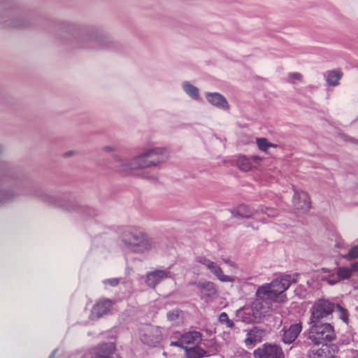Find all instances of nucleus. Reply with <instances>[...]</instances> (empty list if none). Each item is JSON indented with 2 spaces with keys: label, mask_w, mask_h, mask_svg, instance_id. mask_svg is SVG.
<instances>
[{
  "label": "nucleus",
  "mask_w": 358,
  "mask_h": 358,
  "mask_svg": "<svg viewBox=\"0 0 358 358\" xmlns=\"http://www.w3.org/2000/svg\"><path fill=\"white\" fill-rule=\"evenodd\" d=\"M289 78L292 80H301L302 79V75L299 73H291L289 75Z\"/></svg>",
  "instance_id": "38"
},
{
  "label": "nucleus",
  "mask_w": 358,
  "mask_h": 358,
  "mask_svg": "<svg viewBox=\"0 0 358 358\" xmlns=\"http://www.w3.org/2000/svg\"><path fill=\"white\" fill-rule=\"evenodd\" d=\"M336 275L339 280H345L350 278L352 275V269L350 267H341L338 268Z\"/></svg>",
  "instance_id": "29"
},
{
  "label": "nucleus",
  "mask_w": 358,
  "mask_h": 358,
  "mask_svg": "<svg viewBox=\"0 0 358 358\" xmlns=\"http://www.w3.org/2000/svg\"><path fill=\"white\" fill-rule=\"evenodd\" d=\"M166 317L169 320L175 321L178 317V310H173L167 313Z\"/></svg>",
  "instance_id": "36"
},
{
  "label": "nucleus",
  "mask_w": 358,
  "mask_h": 358,
  "mask_svg": "<svg viewBox=\"0 0 358 358\" xmlns=\"http://www.w3.org/2000/svg\"><path fill=\"white\" fill-rule=\"evenodd\" d=\"M112 301L105 299L99 303L95 304L91 311L90 317L92 320H97L103 315L107 314L112 306Z\"/></svg>",
  "instance_id": "15"
},
{
  "label": "nucleus",
  "mask_w": 358,
  "mask_h": 358,
  "mask_svg": "<svg viewBox=\"0 0 358 358\" xmlns=\"http://www.w3.org/2000/svg\"><path fill=\"white\" fill-rule=\"evenodd\" d=\"M260 160V158L257 156L248 157L244 155H241L238 157L236 160L237 166L243 171H248L252 169L253 166V164L258 163Z\"/></svg>",
  "instance_id": "20"
},
{
  "label": "nucleus",
  "mask_w": 358,
  "mask_h": 358,
  "mask_svg": "<svg viewBox=\"0 0 358 358\" xmlns=\"http://www.w3.org/2000/svg\"><path fill=\"white\" fill-rule=\"evenodd\" d=\"M351 358H358V350H353L351 351Z\"/></svg>",
  "instance_id": "43"
},
{
  "label": "nucleus",
  "mask_w": 358,
  "mask_h": 358,
  "mask_svg": "<svg viewBox=\"0 0 358 358\" xmlns=\"http://www.w3.org/2000/svg\"><path fill=\"white\" fill-rule=\"evenodd\" d=\"M255 358H285L282 348L277 344L264 343L253 352Z\"/></svg>",
  "instance_id": "11"
},
{
  "label": "nucleus",
  "mask_w": 358,
  "mask_h": 358,
  "mask_svg": "<svg viewBox=\"0 0 358 358\" xmlns=\"http://www.w3.org/2000/svg\"><path fill=\"white\" fill-rule=\"evenodd\" d=\"M122 242L130 250L136 253H145L152 248V241L145 232L138 228L124 230L120 236Z\"/></svg>",
  "instance_id": "4"
},
{
  "label": "nucleus",
  "mask_w": 358,
  "mask_h": 358,
  "mask_svg": "<svg viewBox=\"0 0 358 358\" xmlns=\"http://www.w3.org/2000/svg\"><path fill=\"white\" fill-rule=\"evenodd\" d=\"M38 196H41L42 199L49 203L55 204L56 206H59V201L58 199L53 195L41 192L37 194Z\"/></svg>",
  "instance_id": "28"
},
{
  "label": "nucleus",
  "mask_w": 358,
  "mask_h": 358,
  "mask_svg": "<svg viewBox=\"0 0 358 358\" xmlns=\"http://www.w3.org/2000/svg\"><path fill=\"white\" fill-rule=\"evenodd\" d=\"M55 352H56V350H55V351H54V352H53L50 355L49 358H53V357H54V356H55Z\"/></svg>",
  "instance_id": "47"
},
{
  "label": "nucleus",
  "mask_w": 358,
  "mask_h": 358,
  "mask_svg": "<svg viewBox=\"0 0 358 358\" xmlns=\"http://www.w3.org/2000/svg\"><path fill=\"white\" fill-rule=\"evenodd\" d=\"M269 147L275 148V147H277V145H275V144L271 143V145H269Z\"/></svg>",
  "instance_id": "48"
},
{
  "label": "nucleus",
  "mask_w": 358,
  "mask_h": 358,
  "mask_svg": "<svg viewBox=\"0 0 358 358\" xmlns=\"http://www.w3.org/2000/svg\"><path fill=\"white\" fill-rule=\"evenodd\" d=\"M73 153H74V152H73V151H72V150H71V151H68V152H65V153L64 154V156L65 157H69L72 156V155H73Z\"/></svg>",
  "instance_id": "44"
},
{
  "label": "nucleus",
  "mask_w": 358,
  "mask_h": 358,
  "mask_svg": "<svg viewBox=\"0 0 358 358\" xmlns=\"http://www.w3.org/2000/svg\"><path fill=\"white\" fill-rule=\"evenodd\" d=\"M169 158V152L164 148L148 149L141 154L131 158L126 159L120 155L114 156L118 171L124 174H132L133 171L152 166H157Z\"/></svg>",
  "instance_id": "2"
},
{
  "label": "nucleus",
  "mask_w": 358,
  "mask_h": 358,
  "mask_svg": "<svg viewBox=\"0 0 358 358\" xmlns=\"http://www.w3.org/2000/svg\"><path fill=\"white\" fill-rule=\"evenodd\" d=\"M195 261L203 265L208 268L210 272L213 274L220 281L222 282H232L234 278L229 275L223 274L222 270L219 264L216 262L211 261L204 256H198L196 257Z\"/></svg>",
  "instance_id": "9"
},
{
  "label": "nucleus",
  "mask_w": 358,
  "mask_h": 358,
  "mask_svg": "<svg viewBox=\"0 0 358 358\" xmlns=\"http://www.w3.org/2000/svg\"><path fill=\"white\" fill-rule=\"evenodd\" d=\"M257 144L259 148L262 151H266L271 143L268 141L265 138H257Z\"/></svg>",
  "instance_id": "32"
},
{
  "label": "nucleus",
  "mask_w": 358,
  "mask_h": 358,
  "mask_svg": "<svg viewBox=\"0 0 358 358\" xmlns=\"http://www.w3.org/2000/svg\"><path fill=\"white\" fill-rule=\"evenodd\" d=\"M336 304L324 299L317 300L310 309V321L312 322H321L322 320H329L336 311Z\"/></svg>",
  "instance_id": "7"
},
{
  "label": "nucleus",
  "mask_w": 358,
  "mask_h": 358,
  "mask_svg": "<svg viewBox=\"0 0 358 358\" xmlns=\"http://www.w3.org/2000/svg\"><path fill=\"white\" fill-rule=\"evenodd\" d=\"M232 217L250 218L253 215V212L245 204L238 206L236 210L231 211Z\"/></svg>",
  "instance_id": "24"
},
{
  "label": "nucleus",
  "mask_w": 358,
  "mask_h": 358,
  "mask_svg": "<svg viewBox=\"0 0 358 358\" xmlns=\"http://www.w3.org/2000/svg\"><path fill=\"white\" fill-rule=\"evenodd\" d=\"M309 324L308 339L315 345H327V342H330L336 338L334 327L329 323L310 321Z\"/></svg>",
  "instance_id": "6"
},
{
  "label": "nucleus",
  "mask_w": 358,
  "mask_h": 358,
  "mask_svg": "<svg viewBox=\"0 0 358 358\" xmlns=\"http://www.w3.org/2000/svg\"><path fill=\"white\" fill-rule=\"evenodd\" d=\"M34 17L28 13H20L8 3L3 4L0 13V23L4 27L22 29L33 24Z\"/></svg>",
  "instance_id": "5"
},
{
  "label": "nucleus",
  "mask_w": 358,
  "mask_h": 358,
  "mask_svg": "<svg viewBox=\"0 0 358 358\" xmlns=\"http://www.w3.org/2000/svg\"><path fill=\"white\" fill-rule=\"evenodd\" d=\"M284 331L282 341L286 344L293 343L299 336L302 331V324L301 322L291 324L288 329L283 328Z\"/></svg>",
  "instance_id": "14"
},
{
  "label": "nucleus",
  "mask_w": 358,
  "mask_h": 358,
  "mask_svg": "<svg viewBox=\"0 0 358 358\" xmlns=\"http://www.w3.org/2000/svg\"><path fill=\"white\" fill-rule=\"evenodd\" d=\"M271 301H273L269 300L267 297L257 296V299L251 306V311L255 320H262L271 314L272 312Z\"/></svg>",
  "instance_id": "10"
},
{
  "label": "nucleus",
  "mask_w": 358,
  "mask_h": 358,
  "mask_svg": "<svg viewBox=\"0 0 358 358\" xmlns=\"http://www.w3.org/2000/svg\"><path fill=\"white\" fill-rule=\"evenodd\" d=\"M87 358H88V357H87Z\"/></svg>",
  "instance_id": "51"
},
{
  "label": "nucleus",
  "mask_w": 358,
  "mask_h": 358,
  "mask_svg": "<svg viewBox=\"0 0 358 358\" xmlns=\"http://www.w3.org/2000/svg\"><path fill=\"white\" fill-rule=\"evenodd\" d=\"M219 322L225 324L229 328H233L234 326V322L229 319L228 315L224 312L221 313L219 315Z\"/></svg>",
  "instance_id": "31"
},
{
  "label": "nucleus",
  "mask_w": 358,
  "mask_h": 358,
  "mask_svg": "<svg viewBox=\"0 0 358 358\" xmlns=\"http://www.w3.org/2000/svg\"><path fill=\"white\" fill-rule=\"evenodd\" d=\"M209 356L204 349L197 345L193 347L186 346L185 348V358H203Z\"/></svg>",
  "instance_id": "21"
},
{
  "label": "nucleus",
  "mask_w": 358,
  "mask_h": 358,
  "mask_svg": "<svg viewBox=\"0 0 358 358\" xmlns=\"http://www.w3.org/2000/svg\"><path fill=\"white\" fill-rule=\"evenodd\" d=\"M170 345L171 346L179 347V348H182L184 350H185V348L186 347L185 345H183L181 336H180V338L176 341H171L170 343Z\"/></svg>",
  "instance_id": "37"
},
{
  "label": "nucleus",
  "mask_w": 358,
  "mask_h": 358,
  "mask_svg": "<svg viewBox=\"0 0 358 358\" xmlns=\"http://www.w3.org/2000/svg\"><path fill=\"white\" fill-rule=\"evenodd\" d=\"M224 262L226 263V264H229V259H224Z\"/></svg>",
  "instance_id": "49"
},
{
  "label": "nucleus",
  "mask_w": 358,
  "mask_h": 358,
  "mask_svg": "<svg viewBox=\"0 0 358 358\" xmlns=\"http://www.w3.org/2000/svg\"><path fill=\"white\" fill-rule=\"evenodd\" d=\"M120 282V278H110L103 280L105 285H110L112 287L117 286Z\"/></svg>",
  "instance_id": "35"
},
{
  "label": "nucleus",
  "mask_w": 358,
  "mask_h": 358,
  "mask_svg": "<svg viewBox=\"0 0 358 358\" xmlns=\"http://www.w3.org/2000/svg\"><path fill=\"white\" fill-rule=\"evenodd\" d=\"M350 269H352V273L353 271H358V262L354 263V264H352L351 266H350Z\"/></svg>",
  "instance_id": "41"
},
{
  "label": "nucleus",
  "mask_w": 358,
  "mask_h": 358,
  "mask_svg": "<svg viewBox=\"0 0 358 358\" xmlns=\"http://www.w3.org/2000/svg\"><path fill=\"white\" fill-rule=\"evenodd\" d=\"M182 341L184 345H198L201 341L202 334L197 331L186 332L181 336Z\"/></svg>",
  "instance_id": "22"
},
{
  "label": "nucleus",
  "mask_w": 358,
  "mask_h": 358,
  "mask_svg": "<svg viewBox=\"0 0 358 358\" xmlns=\"http://www.w3.org/2000/svg\"><path fill=\"white\" fill-rule=\"evenodd\" d=\"M265 336L264 330L260 329L257 327H253L247 334L244 342L246 346H254L257 343L262 341V338Z\"/></svg>",
  "instance_id": "18"
},
{
  "label": "nucleus",
  "mask_w": 358,
  "mask_h": 358,
  "mask_svg": "<svg viewBox=\"0 0 358 358\" xmlns=\"http://www.w3.org/2000/svg\"><path fill=\"white\" fill-rule=\"evenodd\" d=\"M76 206H77L76 205H74L73 207H71V208H69V207H67V206H66V208L68 210H69V211H70V210H73L76 209Z\"/></svg>",
  "instance_id": "46"
},
{
  "label": "nucleus",
  "mask_w": 358,
  "mask_h": 358,
  "mask_svg": "<svg viewBox=\"0 0 358 358\" xmlns=\"http://www.w3.org/2000/svg\"><path fill=\"white\" fill-rule=\"evenodd\" d=\"M198 289L201 295L208 298L213 297L217 294L215 283L210 281H201L198 284Z\"/></svg>",
  "instance_id": "19"
},
{
  "label": "nucleus",
  "mask_w": 358,
  "mask_h": 358,
  "mask_svg": "<svg viewBox=\"0 0 358 358\" xmlns=\"http://www.w3.org/2000/svg\"><path fill=\"white\" fill-rule=\"evenodd\" d=\"M201 281H199V282H196V281H192V282H189V285H195L196 286V287L198 288V284L201 283Z\"/></svg>",
  "instance_id": "45"
},
{
  "label": "nucleus",
  "mask_w": 358,
  "mask_h": 358,
  "mask_svg": "<svg viewBox=\"0 0 358 358\" xmlns=\"http://www.w3.org/2000/svg\"><path fill=\"white\" fill-rule=\"evenodd\" d=\"M206 98L210 104L220 109L226 110L229 108L227 99L218 92H208Z\"/></svg>",
  "instance_id": "16"
},
{
  "label": "nucleus",
  "mask_w": 358,
  "mask_h": 358,
  "mask_svg": "<svg viewBox=\"0 0 358 358\" xmlns=\"http://www.w3.org/2000/svg\"><path fill=\"white\" fill-rule=\"evenodd\" d=\"M336 304V308L335 312H338L339 314V318L342 320L345 323L348 324V313L347 310L343 308L341 305Z\"/></svg>",
  "instance_id": "30"
},
{
  "label": "nucleus",
  "mask_w": 358,
  "mask_h": 358,
  "mask_svg": "<svg viewBox=\"0 0 358 358\" xmlns=\"http://www.w3.org/2000/svg\"><path fill=\"white\" fill-rule=\"evenodd\" d=\"M347 259L358 258V245H355L349 250L348 253L345 256Z\"/></svg>",
  "instance_id": "33"
},
{
  "label": "nucleus",
  "mask_w": 358,
  "mask_h": 358,
  "mask_svg": "<svg viewBox=\"0 0 358 358\" xmlns=\"http://www.w3.org/2000/svg\"><path fill=\"white\" fill-rule=\"evenodd\" d=\"M143 177L144 178H145V179H148V180H150V181H153L154 182V181L157 180L156 176H150V175H148L147 173L146 174L144 173Z\"/></svg>",
  "instance_id": "40"
},
{
  "label": "nucleus",
  "mask_w": 358,
  "mask_h": 358,
  "mask_svg": "<svg viewBox=\"0 0 358 358\" xmlns=\"http://www.w3.org/2000/svg\"><path fill=\"white\" fill-rule=\"evenodd\" d=\"M17 194L12 190L0 189V206H3L13 201Z\"/></svg>",
  "instance_id": "26"
},
{
  "label": "nucleus",
  "mask_w": 358,
  "mask_h": 358,
  "mask_svg": "<svg viewBox=\"0 0 358 358\" xmlns=\"http://www.w3.org/2000/svg\"><path fill=\"white\" fill-rule=\"evenodd\" d=\"M236 316L243 322L247 324L253 322L255 317L252 313L246 312L243 308H240L236 311Z\"/></svg>",
  "instance_id": "27"
},
{
  "label": "nucleus",
  "mask_w": 358,
  "mask_h": 358,
  "mask_svg": "<svg viewBox=\"0 0 358 358\" xmlns=\"http://www.w3.org/2000/svg\"><path fill=\"white\" fill-rule=\"evenodd\" d=\"M293 203L296 208L307 210L310 207V199L308 194L303 191L295 192Z\"/></svg>",
  "instance_id": "17"
},
{
  "label": "nucleus",
  "mask_w": 358,
  "mask_h": 358,
  "mask_svg": "<svg viewBox=\"0 0 358 358\" xmlns=\"http://www.w3.org/2000/svg\"><path fill=\"white\" fill-rule=\"evenodd\" d=\"M2 150H3V148L1 145H0V152H1Z\"/></svg>",
  "instance_id": "50"
},
{
  "label": "nucleus",
  "mask_w": 358,
  "mask_h": 358,
  "mask_svg": "<svg viewBox=\"0 0 358 358\" xmlns=\"http://www.w3.org/2000/svg\"><path fill=\"white\" fill-rule=\"evenodd\" d=\"M336 347L330 345H322L317 350H311L308 354L309 358H334Z\"/></svg>",
  "instance_id": "13"
},
{
  "label": "nucleus",
  "mask_w": 358,
  "mask_h": 358,
  "mask_svg": "<svg viewBox=\"0 0 358 358\" xmlns=\"http://www.w3.org/2000/svg\"><path fill=\"white\" fill-rule=\"evenodd\" d=\"M343 73L338 70H332L327 72L326 81L329 86H337L341 79Z\"/></svg>",
  "instance_id": "23"
},
{
  "label": "nucleus",
  "mask_w": 358,
  "mask_h": 358,
  "mask_svg": "<svg viewBox=\"0 0 358 358\" xmlns=\"http://www.w3.org/2000/svg\"><path fill=\"white\" fill-rule=\"evenodd\" d=\"M182 89L185 93L194 100H198L200 98L199 89L190 84L187 81L182 83Z\"/></svg>",
  "instance_id": "25"
},
{
  "label": "nucleus",
  "mask_w": 358,
  "mask_h": 358,
  "mask_svg": "<svg viewBox=\"0 0 358 358\" xmlns=\"http://www.w3.org/2000/svg\"><path fill=\"white\" fill-rule=\"evenodd\" d=\"M62 38L69 40L75 48L92 50H113L115 42L108 35L99 34L94 30H81L76 24L62 22L59 24Z\"/></svg>",
  "instance_id": "1"
},
{
  "label": "nucleus",
  "mask_w": 358,
  "mask_h": 358,
  "mask_svg": "<svg viewBox=\"0 0 358 358\" xmlns=\"http://www.w3.org/2000/svg\"><path fill=\"white\" fill-rule=\"evenodd\" d=\"M262 213L266 214L268 217H274L277 215L276 210L273 208L261 207L260 210Z\"/></svg>",
  "instance_id": "34"
},
{
  "label": "nucleus",
  "mask_w": 358,
  "mask_h": 358,
  "mask_svg": "<svg viewBox=\"0 0 358 358\" xmlns=\"http://www.w3.org/2000/svg\"><path fill=\"white\" fill-rule=\"evenodd\" d=\"M140 338L143 343L155 347L162 341L163 334L159 327L147 324L141 329Z\"/></svg>",
  "instance_id": "8"
},
{
  "label": "nucleus",
  "mask_w": 358,
  "mask_h": 358,
  "mask_svg": "<svg viewBox=\"0 0 358 358\" xmlns=\"http://www.w3.org/2000/svg\"><path fill=\"white\" fill-rule=\"evenodd\" d=\"M292 282H296V280L292 275H282L268 284L259 287L256 295L267 297L274 302H284L286 296L283 293L290 287Z\"/></svg>",
  "instance_id": "3"
},
{
  "label": "nucleus",
  "mask_w": 358,
  "mask_h": 358,
  "mask_svg": "<svg viewBox=\"0 0 358 358\" xmlns=\"http://www.w3.org/2000/svg\"><path fill=\"white\" fill-rule=\"evenodd\" d=\"M339 281H340V280L337 275H336V276L333 275L331 278H329L327 280V282H328V284L331 285L336 284Z\"/></svg>",
  "instance_id": "39"
},
{
  "label": "nucleus",
  "mask_w": 358,
  "mask_h": 358,
  "mask_svg": "<svg viewBox=\"0 0 358 358\" xmlns=\"http://www.w3.org/2000/svg\"><path fill=\"white\" fill-rule=\"evenodd\" d=\"M171 276V272L167 270H155L148 273L145 282L148 286L155 288L159 283Z\"/></svg>",
  "instance_id": "12"
},
{
  "label": "nucleus",
  "mask_w": 358,
  "mask_h": 358,
  "mask_svg": "<svg viewBox=\"0 0 358 358\" xmlns=\"http://www.w3.org/2000/svg\"><path fill=\"white\" fill-rule=\"evenodd\" d=\"M102 150L106 152H112L115 150V148L114 146H105Z\"/></svg>",
  "instance_id": "42"
}]
</instances>
